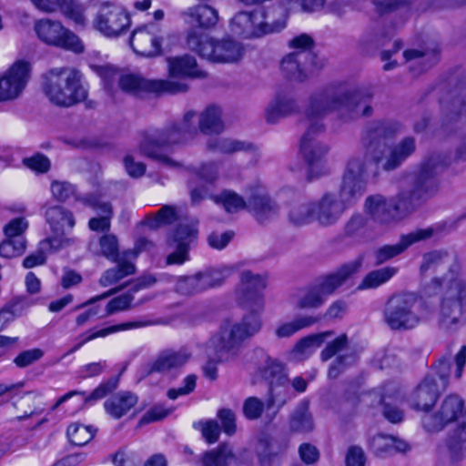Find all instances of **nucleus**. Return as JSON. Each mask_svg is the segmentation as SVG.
<instances>
[{
  "instance_id": "f257e3e1",
  "label": "nucleus",
  "mask_w": 466,
  "mask_h": 466,
  "mask_svg": "<svg viewBox=\"0 0 466 466\" xmlns=\"http://www.w3.org/2000/svg\"><path fill=\"white\" fill-rule=\"evenodd\" d=\"M399 131L400 125L394 121L377 120L366 125L361 137L364 153L349 159L339 191L325 192L312 201L315 221L322 227L333 226L360 199L367 188L369 164L391 171L415 152V139L411 137L390 147L386 145L385 141L393 138Z\"/></svg>"
},
{
  "instance_id": "f03ea898",
  "label": "nucleus",
  "mask_w": 466,
  "mask_h": 466,
  "mask_svg": "<svg viewBox=\"0 0 466 466\" xmlns=\"http://www.w3.org/2000/svg\"><path fill=\"white\" fill-rule=\"evenodd\" d=\"M374 96L373 87L349 88L342 85H329L312 92L307 99L300 123L305 132L300 140V152L308 163L310 173L329 151L328 146L317 139L325 131L324 119L335 112L342 123H350L360 116L373 113L369 104Z\"/></svg>"
},
{
  "instance_id": "7ed1b4c3",
  "label": "nucleus",
  "mask_w": 466,
  "mask_h": 466,
  "mask_svg": "<svg viewBox=\"0 0 466 466\" xmlns=\"http://www.w3.org/2000/svg\"><path fill=\"white\" fill-rule=\"evenodd\" d=\"M196 113L187 112L183 118L171 122L162 128H150L141 133L138 150L146 157L170 168L182 165L170 157L175 146L194 137L198 130L194 124Z\"/></svg>"
},
{
  "instance_id": "20e7f679",
  "label": "nucleus",
  "mask_w": 466,
  "mask_h": 466,
  "mask_svg": "<svg viewBox=\"0 0 466 466\" xmlns=\"http://www.w3.org/2000/svg\"><path fill=\"white\" fill-rule=\"evenodd\" d=\"M42 88L48 100L58 106L69 107L84 101L87 90L81 73L73 67H55L42 76Z\"/></svg>"
},
{
  "instance_id": "39448f33",
  "label": "nucleus",
  "mask_w": 466,
  "mask_h": 466,
  "mask_svg": "<svg viewBox=\"0 0 466 466\" xmlns=\"http://www.w3.org/2000/svg\"><path fill=\"white\" fill-rule=\"evenodd\" d=\"M249 310L251 313L244 316L240 322L234 325L228 322L223 324L219 331L210 338L209 346L214 349L218 361L234 360L238 354L241 342L261 329L260 311Z\"/></svg>"
},
{
  "instance_id": "423d86ee",
  "label": "nucleus",
  "mask_w": 466,
  "mask_h": 466,
  "mask_svg": "<svg viewBox=\"0 0 466 466\" xmlns=\"http://www.w3.org/2000/svg\"><path fill=\"white\" fill-rule=\"evenodd\" d=\"M287 19V11L281 6L274 5L267 11H241L230 20V30L244 38L260 37L284 29Z\"/></svg>"
},
{
  "instance_id": "0eeeda50",
  "label": "nucleus",
  "mask_w": 466,
  "mask_h": 466,
  "mask_svg": "<svg viewBox=\"0 0 466 466\" xmlns=\"http://www.w3.org/2000/svg\"><path fill=\"white\" fill-rule=\"evenodd\" d=\"M421 301L413 292L393 294L386 302L383 319L391 330H409L422 320Z\"/></svg>"
},
{
  "instance_id": "6e6552de",
  "label": "nucleus",
  "mask_w": 466,
  "mask_h": 466,
  "mask_svg": "<svg viewBox=\"0 0 466 466\" xmlns=\"http://www.w3.org/2000/svg\"><path fill=\"white\" fill-rule=\"evenodd\" d=\"M441 293L439 326L454 332L466 324V287L461 279H451L449 286L438 289Z\"/></svg>"
},
{
  "instance_id": "1a4fd4ad",
  "label": "nucleus",
  "mask_w": 466,
  "mask_h": 466,
  "mask_svg": "<svg viewBox=\"0 0 466 466\" xmlns=\"http://www.w3.org/2000/svg\"><path fill=\"white\" fill-rule=\"evenodd\" d=\"M187 46L202 58L215 63H234L243 55L242 46L238 42L229 38L216 40L207 34L195 30L188 32Z\"/></svg>"
},
{
  "instance_id": "9d476101",
  "label": "nucleus",
  "mask_w": 466,
  "mask_h": 466,
  "mask_svg": "<svg viewBox=\"0 0 466 466\" xmlns=\"http://www.w3.org/2000/svg\"><path fill=\"white\" fill-rule=\"evenodd\" d=\"M460 266L454 253L443 249L432 250L422 256L420 271L421 274H434L431 285L434 289H442L458 278Z\"/></svg>"
},
{
  "instance_id": "9b49d317",
  "label": "nucleus",
  "mask_w": 466,
  "mask_h": 466,
  "mask_svg": "<svg viewBox=\"0 0 466 466\" xmlns=\"http://www.w3.org/2000/svg\"><path fill=\"white\" fill-rule=\"evenodd\" d=\"M446 231V223H436L425 228H417L401 235L398 243L383 245L373 252L374 265L380 266L402 254L408 248L420 241L438 237Z\"/></svg>"
},
{
  "instance_id": "f8f14e48",
  "label": "nucleus",
  "mask_w": 466,
  "mask_h": 466,
  "mask_svg": "<svg viewBox=\"0 0 466 466\" xmlns=\"http://www.w3.org/2000/svg\"><path fill=\"white\" fill-rule=\"evenodd\" d=\"M120 88L135 96L145 93L157 95H176L188 90V86L183 81L173 79L148 80L134 74L122 75L118 79Z\"/></svg>"
},
{
  "instance_id": "ddd939ff",
  "label": "nucleus",
  "mask_w": 466,
  "mask_h": 466,
  "mask_svg": "<svg viewBox=\"0 0 466 466\" xmlns=\"http://www.w3.org/2000/svg\"><path fill=\"white\" fill-rule=\"evenodd\" d=\"M38 38L44 43L58 46L75 53H81L84 46L79 37L63 26V25L48 18L40 19L35 25Z\"/></svg>"
},
{
  "instance_id": "4468645a",
  "label": "nucleus",
  "mask_w": 466,
  "mask_h": 466,
  "mask_svg": "<svg viewBox=\"0 0 466 466\" xmlns=\"http://www.w3.org/2000/svg\"><path fill=\"white\" fill-rule=\"evenodd\" d=\"M46 219L52 235L42 245H48L50 249L58 250L70 245L73 240L67 237L76 224L74 214L61 206H54L46 211Z\"/></svg>"
},
{
  "instance_id": "2eb2a0df",
  "label": "nucleus",
  "mask_w": 466,
  "mask_h": 466,
  "mask_svg": "<svg viewBox=\"0 0 466 466\" xmlns=\"http://www.w3.org/2000/svg\"><path fill=\"white\" fill-rule=\"evenodd\" d=\"M93 25L106 37H117L129 27L130 17L120 5L105 2L96 15Z\"/></svg>"
},
{
  "instance_id": "dca6fc26",
  "label": "nucleus",
  "mask_w": 466,
  "mask_h": 466,
  "mask_svg": "<svg viewBox=\"0 0 466 466\" xmlns=\"http://www.w3.org/2000/svg\"><path fill=\"white\" fill-rule=\"evenodd\" d=\"M333 357L335 359L328 371V375L331 379L337 378L357 361V355L353 350L350 349V341L346 334H341L329 342L320 352L322 361H328Z\"/></svg>"
},
{
  "instance_id": "f3484780",
  "label": "nucleus",
  "mask_w": 466,
  "mask_h": 466,
  "mask_svg": "<svg viewBox=\"0 0 466 466\" xmlns=\"http://www.w3.org/2000/svg\"><path fill=\"white\" fill-rule=\"evenodd\" d=\"M465 419L464 400L456 394H450L443 399L433 415L424 417L423 425L428 431H439L451 422H459Z\"/></svg>"
},
{
  "instance_id": "a211bd4d",
  "label": "nucleus",
  "mask_w": 466,
  "mask_h": 466,
  "mask_svg": "<svg viewBox=\"0 0 466 466\" xmlns=\"http://www.w3.org/2000/svg\"><path fill=\"white\" fill-rule=\"evenodd\" d=\"M267 286L266 277L244 270L240 274L238 299L247 309L261 311L264 307L262 291Z\"/></svg>"
},
{
  "instance_id": "6ab92c4d",
  "label": "nucleus",
  "mask_w": 466,
  "mask_h": 466,
  "mask_svg": "<svg viewBox=\"0 0 466 466\" xmlns=\"http://www.w3.org/2000/svg\"><path fill=\"white\" fill-rule=\"evenodd\" d=\"M164 32L154 23L147 24L133 31L130 46L133 50L143 56H157L161 54Z\"/></svg>"
},
{
  "instance_id": "aec40b11",
  "label": "nucleus",
  "mask_w": 466,
  "mask_h": 466,
  "mask_svg": "<svg viewBox=\"0 0 466 466\" xmlns=\"http://www.w3.org/2000/svg\"><path fill=\"white\" fill-rule=\"evenodd\" d=\"M30 64L16 61L0 77V102L16 99L23 92L30 76Z\"/></svg>"
},
{
  "instance_id": "412c9836",
  "label": "nucleus",
  "mask_w": 466,
  "mask_h": 466,
  "mask_svg": "<svg viewBox=\"0 0 466 466\" xmlns=\"http://www.w3.org/2000/svg\"><path fill=\"white\" fill-rule=\"evenodd\" d=\"M76 199L86 207L93 208L100 215L99 218H92L89 219L88 227L91 230L105 232L110 229V221L114 214L110 202L105 200L100 195L96 193L76 196Z\"/></svg>"
},
{
  "instance_id": "4be33fe9",
  "label": "nucleus",
  "mask_w": 466,
  "mask_h": 466,
  "mask_svg": "<svg viewBox=\"0 0 466 466\" xmlns=\"http://www.w3.org/2000/svg\"><path fill=\"white\" fill-rule=\"evenodd\" d=\"M364 210L370 218L379 225H390L401 219L395 209L392 198L387 200L380 194L369 196L365 199Z\"/></svg>"
},
{
  "instance_id": "5701e85b",
  "label": "nucleus",
  "mask_w": 466,
  "mask_h": 466,
  "mask_svg": "<svg viewBox=\"0 0 466 466\" xmlns=\"http://www.w3.org/2000/svg\"><path fill=\"white\" fill-rule=\"evenodd\" d=\"M287 447V441L281 438L268 434L261 435L255 448L259 464L261 466H279L281 455Z\"/></svg>"
},
{
  "instance_id": "b1692460",
  "label": "nucleus",
  "mask_w": 466,
  "mask_h": 466,
  "mask_svg": "<svg viewBox=\"0 0 466 466\" xmlns=\"http://www.w3.org/2000/svg\"><path fill=\"white\" fill-rule=\"evenodd\" d=\"M192 353L187 348L178 350L161 351L148 366V374H171L181 369L191 358Z\"/></svg>"
},
{
  "instance_id": "393cba45",
  "label": "nucleus",
  "mask_w": 466,
  "mask_h": 466,
  "mask_svg": "<svg viewBox=\"0 0 466 466\" xmlns=\"http://www.w3.org/2000/svg\"><path fill=\"white\" fill-rule=\"evenodd\" d=\"M299 112V106L290 92H279L268 104L265 110V119L268 124H276L280 119Z\"/></svg>"
},
{
  "instance_id": "a878e982",
  "label": "nucleus",
  "mask_w": 466,
  "mask_h": 466,
  "mask_svg": "<svg viewBox=\"0 0 466 466\" xmlns=\"http://www.w3.org/2000/svg\"><path fill=\"white\" fill-rule=\"evenodd\" d=\"M197 229L188 224H180L172 236L176 250L167 257V265H181L188 260L189 245L197 237Z\"/></svg>"
},
{
  "instance_id": "bb28decb",
  "label": "nucleus",
  "mask_w": 466,
  "mask_h": 466,
  "mask_svg": "<svg viewBox=\"0 0 466 466\" xmlns=\"http://www.w3.org/2000/svg\"><path fill=\"white\" fill-rule=\"evenodd\" d=\"M442 391L444 390L432 380L431 377H425L410 397V407L416 410L429 411Z\"/></svg>"
},
{
  "instance_id": "cd10ccee",
  "label": "nucleus",
  "mask_w": 466,
  "mask_h": 466,
  "mask_svg": "<svg viewBox=\"0 0 466 466\" xmlns=\"http://www.w3.org/2000/svg\"><path fill=\"white\" fill-rule=\"evenodd\" d=\"M248 209L259 223L270 221L279 214L278 204L261 188L255 189L248 198Z\"/></svg>"
},
{
  "instance_id": "c85d7f7f",
  "label": "nucleus",
  "mask_w": 466,
  "mask_h": 466,
  "mask_svg": "<svg viewBox=\"0 0 466 466\" xmlns=\"http://www.w3.org/2000/svg\"><path fill=\"white\" fill-rule=\"evenodd\" d=\"M397 390L393 384L388 385V389L383 392L372 390L364 396L366 399H372V406L382 405V413L386 420L391 423H399L403 420L404 413L397 405L392 404L391 400H397Z\"/></svg>"
},
{
  "instance_id": "c756f323",
  "label": "nucleus",
  "mask_w": 466,
  "mask_h": 466,
  "mask_svg": "<svg viewBox=\"0 0 466 466\" xmlns=\"http://www.w3.org/2000/svg\"><path fill=\"white\" fill-rule=\"evenodd\" d=\"M437 169L438 167L435 162L430 159L421 166L419 174L413 180L412 187L415 188L425 202L439 191Z\"/></svg>"
},
{
  "instance_id": "7c9ffc66",
  "label": "nucleus",
  "mask_w": 466,
  "mask_h": 466,
  "mask_svg": "<svg viewBox=\"0 0 466 466\" xmlns=\"http://www.w3.org/2000/svg\"><path fill=\"white\" fill-rule=\"evenodd\" d=\"M310 57V52L294 51L283 57L281 70L289 79L303 82L308 77L307 63Z\"/></svg>"
},
{
  "instance_id": "2f4dec72",
  "label": "nucleus",
  "mask_w": 466,
  "mask_h": 466,
  "mask_svg": "<svg viewBox=\"0 0 466 466\" xmlns=\"http://www.w3.org/2000/svg\"><path fill=\"white\" fill-rule=\"evenodd\" d=\"M154 322L148 319H137V320H132L124 322L117 325H113L110 327H106L98 330H88L83 334H81L78 339L81 340L78 344H76L75 347H73L69 351L68 354H71L77 350H79L85 343L93 340L96 338H103L109 334H112L114 332L121 331V330H127V329H140L147 326L152 325Z\"/></svg>"
},
{
  "instance_id": "473e14b6",
  "label": "nucleus",
  "mask_w": 466,
  "mask_h": 466,
  "mask_svg": "<svg viewBox=\"0 0 466 466\" xmlns=\"http://www.w3.org/2000/svg\"><path fill=\"white\" fill-rule=\"evenodd\" d=\"M138 401L136 393L129 390H122L108 398L104 402V408L107 414L114 419H120L130 411Z\"/></svg>"
},
{
  "instance_id": "72a5a7b5",
  "label": "nucleus",
  "mask_w": 466,
  "mask_h": 466,
  "mask_svg": "<svg viewBox=\"0 0 466 466\" xmlns=\"http://www.w3.org/2000/svg\"><path fill=\"white\" fill-rule=\"evenodd\" d=\"M116 266L103 272L99 279V284L102 287H109L116 284L124 278L134 275L136 273V265L123 252L117 259L112 260Z\"/></svg>"
},
{
  "instance_id": "f704fd0d",
  "label": "nucleus",
  "mask_w": 466,
  "mask_h": 466,
  "mask_svg": "<svg viewBox=\"0 0 466 466\" xmlns=\"http://www.w3.org/2000/svg\"><path fill=\"white\" fill-rule=\"evenodd\" d=\"M333 335V330H328L300 339L289 352V359L295 361L306 360L317 348L322 345L326 339Z\"/></svg>"
},
{
  "instance_id": "c9c22d12",
  "label": "nucleus",
  "mask_w": 466,
  "mask_h": 466,
  "mask_svg": "<svg viewBox=\"0 0 466 466\" xmlns=\"http://www.w3.org/2000/svg\"><path fill=\"white\" fill-rule=\"evenodd\" d=\"M360 262L344 265L338 271L328 275L315 284L324 299L331 295L341 284L354 272L358 270Z\"/></svg>"
},
{
  "instance_id": "e433bc0d",
  "label": "nucleus",
  "mask_w": 466,
  "mask_h": 466,
  "mask_svg": "<svg viewBox=\"0 0 466 466\" xmlns=\"http://www.w3.org/2000/svg\"><path fill=\"white\" fill-rule=\"evenodd\" d=\"M168 71L172 77H205L206 73L198 66L194 56L185 55L167 58Z\"/></svg>"
},
{
  "instance_id": "4c0bfd02",
  "label": "nucleus",
  "mask_w": 466,
  "mask_h": 466,
  "mask_svg": "<svg viewBox=\"0 0 466 466\" xmlns=\"http://www.w3.org/2000/svg\"><path fill=\"white\" fill-rule=\"evenodd\" d=\"M118 386V379L117 378H110L106 381L99 384L88 396L86 395L85 391L79 390H71L62 397H60L56 402L52 406L51 410H56L61 404L71 399L76 395H82L85 397V401L86 403L90 401H96L97 400H101L105 398L107 394L111 393L115 390Z\"/></svg>"
},
{
  "instance_id": "58836bf2",
  "label": "nucleus",
  "mask_w": 466,
  "mask_h": 466,
  "mask_svg": "<svg viewBox=\"0 0 466 466\" xmlns=\"http://www.w3.org/2000/svg\"><path fill=\"white\" fill-rule=\"evenodd\" d=\"M184 15L187 23L203 28L214 26L218 20V11L208 5L189 7L185 11Z\"/></svg>"
},
{
  "instance_id": "ea45409f",
  "label": "nucleus",
  "mask_w": 466,
  "mask_h": 466,
  "mask_svg": "<svg viewBox=\"0 0 466 466\" xmlns=\"http://www.w3.org/2000/svg\"><path fill=\"white\" fill-rule=\"evenodd\" d=\"M392 200L395 205V209H397L401 219L413 213L425 203L422 198L413 187L407 190H401L392 198Z\"/></svg>"
},
{
  "instance_id": "a19ab883",
  "label": "nucleus",
  "mask_w": 466,
  "mask_h": 466,
  "mask_svg": "<svg viewBox=\"0 0 466 466\" xmlns=\"http://www.w3.org/2000/svg\"><path fill=\"white\" fill-rule=\"evenodd\" d=\"M287 219L289 223L296 227H302L315 220L314 207L312 201L290 202L287 207Z\"/></svg>"
},
{
  "instance_id": "79ce46f5",
  "label": "nucleus",
  "mask_w": 466,
  "mask_h": 466,
  "mask_svg": "<svg viewBox=\"0 0 466 466\" xmlns=\"http://www.w3.org/2000/svg\"><path fill=\"white\" fill-rule=\"evenodd\" d=\"M289 426L290 431L297 433H307L314 429L313 418L307 401L302 400L296 406L290 414Z\"/></svg>"
},
{
  "instance_id": "37998d69",
  "label": "nucleus",
  "mask_w": 466,
  "mask_h": 466,
  "mask_svg": "<svg viewBox=\"0 0 466 466\" xmlns=\"http://www.w3.org/2000/svg\"><path fill=\"white\" fill-rule=\"evenodd\" d=\"M289 398V380L282 384L276 383L268 386L266 408L268 411L274 410L271 415H268L270 420L276 417L278 412L288 402Z\"/></svg>"
},
{
  "instance_id": "c03bdc74",
  "label": "nucleus",
  "mask_w": 466,
  "mask_h": 466,
  "mask_svg": "<svg viewBox=\"0 0 466 466\" xmlns=\"http://www.w3.org/2000/svg\"><path fill=\"white\" fill-rule=\"evenodd\" d=\"M258 372L268 381V386L276 383H285L288 379L284 365L270 356H266L264 362L258 367Z\"/></svg>"
},
{
  "instance_id": "a18cd8bd",
  "label": "nucleus",
  "mask_w": 466,
  "mask_h": 466,
  "mask_svg": "<svg viewBox=\"0 0 466 466\" xmlns=\"http://www.w3.org/2000/svg\"><path fill=\"white\" fill-rule=\"evenodd\" d=\"M369 218L360 213L353 214L343 226V237L357 242L369 237Z\"/></svg>"
},
{
  "instance_id": "49530a36",
  "label": "nucleus",
  "mask_w": 466,
  "mask_h": 466,
  "mask_svg": "<svg viewBox=\"0 0 466 466\" xmlns=\"http://www.w3.org/2000/svg\"><path fill=\"white\" fill-rule=\"evenodd\" d=\"M320 319V316H299L291 321L280 323L275 329V335L278 339L290 338L299 330L318 323Z\"/></svg>"
},
{
  "instance_id": "de8ad7c7",
  "label": "nucleus",
  "mask_w": 466,
  "mask_h": 466,
  "mask_svg": "<svg viewBox=\"0 0 466 466\" xmlns=\"http://www.w3.org/2000/svg\"><path fill=\"white\" fill-rule=\"evenodd\" d=\"M222 111L219 106H209L199 116V129L202 133L218 134L223 131Z\"/></svg>"
},
{
  "instance_id": "09e8293b",
  "label": "nucleus",
  "mask_w": 466,
  "mask_h": 466,
  "mask_svg": "<svg viewBox=\"0 0 466 466\" xmlns=\"http://www.w3.org/2000/svg\"><path fill=\"white\" fill-rule=\"evenodd\" d=\"M399 271V268L396 267H383L375 270L369 272L360 284L358 287V289H376L380 285L388 282L391 278H393Z\"/></svg>"
},
{
  "instance_id": "8fccbe9b",
  "label": "nucleus",
  "mask_w": 466,
  "mask_h": 466,
  "mask_svg": "<svg viewBox=\"0 0 466 466\" xmlns=\"http://www.w3.org/2000/svg\"><path fill=\"white\" fill-rule=\"evenodd\" d=\"M235 463L236 457L226 444L206 452L203 457V466H233Z\"/></svg>"
},
{
  "instance_id": "3c124183",
  "label": "nucleus",
  "mask_w": 466,
  "mask_h": 466,
  "mask_svg": "<svg viewBox=\"0 0 466 466\" xmlns=\"http://www.w3.org/2000/svg\"><path fill=\"white\" fill-rule=\"evenodd\" d=\"M178 219L177 208L171 205H164L157 213L149 214L145 218V225L157 229L162 226L170 225Z\"/></svg>"
},
{
  "instance_id": "603ef678",
  "label": "nucleus",
  "mask_w": 466,
  "mask_h": 466,
  "mask_svg": "<svg viewBox=\"0 0 466 466\" xmlns=\"http://www.w3.org/2000/svg\"><path fill=\"white\" fill-rule=\"evenodd\" d=\"M209 198L218 205H220L228 213H235L245 208H248V201L231 190H223L218 195H210Z\"/></svg>"
},
{
  "instance_id": "864d4df0",
  "label": "nucleus",
  "mask_w": 466,
  "mask_h": 466,
  "mask_svg": "<svg viewBox=\"0 0 466 466\" xmlns=\"http://www.w3.org/2000/svg\"><path fill=\"white\" fill-rule=\"evenodd\" d=\"M451 366V357L443 356L431 366L430 372L425 377H431L432 380L445 390L450 381Z\"/></svg>"
},
{
  "instance_id": "5fc2aeb1",
  "label": "nucleus",
  "mask_w": 466,
  "mask_h": 466,
  "mask_svg": "<svg viewBox=\"0 0 466 466\" xmlns=\"http://www.w3.org/2000/svg\"><path fill=\"white\" fill-rule=\"evenodd\" d=\"M207 146L210 151L221 154H233L235 152L247 150L250 147L244 142L225 137L210 139Z\"/></svg>"
},
{
  "instance_id": "6e6d98bb",
  "label": "nucleus",
  "mask_w": 466,
  "mask_h": 466,
  "mask_svg": "<svg viewBox=\"0 0 466 466\" xmlns=\"http://www.w3.org/2000/svg\"><path fill=\"white\" fill-rule=\"evenodd\" d=\"M368 393L362 395L361 399L354 392H347L343 396H341L335 405V410L341 416H351L355 413L359 404L360 401L365 402L364 396ZM366 403L370 402L372 404V399H366Z\"/></svg>"
},
{
  "instance_id": "4d7b16f0",
  "label": "nucleus",
  "mask_w": 466,
  "mask_h": 466,
  "mask_svg": "<svg viewBox=\"0 0 466 466\" xmlns=\"http://www.w3.org/2000/svg\"><path fill=\"white\" fill-rule=\"evenodd\" d=\"M96 429L92 426H86L77 422L68 426L66 434L71 443L76 446H84L95 436Z\"/></svg>"
},
{
  "instance_id": "13d9d810",
  "label": "nucleus",
  "mask_w": 466,
  "mask_h": 466,
  "mask_svg": "<svg viewBox=\"0 0 466 466\" xmlns=\"http://www.w3.org/2000/svg\"><path fill=\"white\" fill-rule=\"evenodd\" d=\"M326 0H281L278 6L283 7L289 15V11L301 10L306 13L320 11L325 5Z\"/></svg>"
},
{
  "instance_id": "bf43d9fd",
  "label": "nucleus",
  "mask_w": 466,
  "mask_h": 466,
  "mask_svg": "<svg viewBox=\"0 0 466 466\" xmlns=\"http://www.w3.org/2000/svg\"><path fill=\"white\" fill-rule=\"evenodd\" d=\"M394 444V437L385 434H377L369 440L370 450L377 457L391 455V445Z\"/></svg>"
},
{
  "instance_id": "052dcab7",
  "label": "nucleus",
  "mask_w": 466,
  "mask_h": 466,
  "mask_svg": "<svg viewBox=\"0 0 466 466\" xmlns=\"http://www.w3.org/2000/svg\"><path fill=\"white\" fill-rule=\"evenodd\" d=\"M324 297L316 285L306 289L298 299L297 308L299 309H317L323 305Z\"/></svg>"
},
{
  "instance_id": "680f3d73",
  "label": "nucleus",
  "mask_w": 466,
  "mask_h": 466,
  "mask_svg": "<svg viewBox=\"0 0 466 466\" xmlns=\"http://www.w3.org/2000/svg\"><path fill=\"white\" fill-rule=\"evenodd\" d=\"M52 196L61 202H65L76 196V187L68 181L54 180L50 186Z\"/></svg>"
},
{
  "instance_id": "e2e57ef3",
  "label": "nucleus",
  "mask_w": 466,
  "mask_h": 466,
  "mask_svg": "<svg viewBox=\"0 0 466 466\" xmlns=\"http://www.w3.org/2000/svg\"><path fill=\"white\" fill-rule=\"evenodd\" d=\"M25 249V239H11L5 238L0 243V256L6 258L20 256Z\"/></svg>"
},
{
  "instance_id": "0e129e2a",
  "label": "nucleus",
  "mask_w": 466,
  "mask_h": 466,
  "mask_svg": "<svg viewBox=\"0 0 466 466\" xmlns=\"http://www.w3.org/2000/svg\"><path fill=\"white\" fill-rule=\"evenodd\" d=\"M101 254L106 257L108 260L117 259L121 257V253L118 252V240L117 238L113 234H106L99 239Z\"/></svg>"
},
{
  "instance_id": "69168bd1",
  "label": "nucleus",
  "mask_w": 466,
  "mask_h": 466,
  "mask_svg": "<svg viewBox=\"0 0 466 466\" xmlns=\"http://www.w3.org/2000/svg\"><path fill=\"white\" fill-rule=\"evenodd\" d=\"M266 408V401L258 397H248L243 403V413L248 420H255L259 419Z\"/></svg>"
},
{
  "instance_id": "338daca9",
  "label": "nucleus",
  "mask_w": 466,
  "mask_h": 466,
  "mask_svg": "<svg viewBox=\"0 0 466 466\" xmlns=\"http://www.w3.org/2000/svg\"><path fill=\"white\" fill-rule=\"evenodd\" d=\"M85 10L83 5L76 3L74 0H68L66 6H62L60 12L76 25H83L86 22Z\"/></svg>"
},
{
  "instance_id": "774afa93",
  "label": "nucleus",
  "mask_w": 466,
  "mask_h": 466,
  "mask_svg": "<svg viewBox=\"0 0 466 466\" xmlns=\"http://www.w3.org/2000/svg\"><path fill=\"white\" fill-rule=\"evenodd\" d=\"M27 227L28 223L25 218H16L4 227V234L5 238L11 239L25 238L23 234Z\"/></svg>"
}]
</instances>
